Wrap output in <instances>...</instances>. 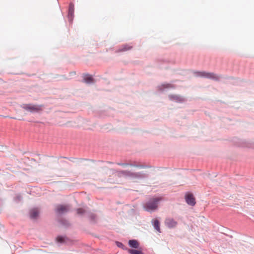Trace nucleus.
<instances>
[{"label":"nucleus","mask_w":254,"mask_h":254,"mask_svg":"<svg viewBox=\"0 0 254 254\" xmlns=\"http://www.w3.org/2000/svg\"><path fill=\"white\" fill-rule=\"evenodd\" d=\"M116 175L119 177L129 178L133 182H137L145 177V174L142 172H131L129 171H121L117 172Z\"/></svg>","instance_id":"1"},{"label":"nucleus","mask_w":254,"mask_h":254,"mask_svg":"<svg viewBox=\"0 0 254 254\" xmlns=\"http://www.w3.org/2000/svg\"><path fill=\"white\" fill-rule=\"evenodd\" d=\"M162 199L161 197H153L147 202L144 206L146 211H153L158 207V203Z\"/></svg>","instance_id":"2"},{"label":"nucleus","mask_w":254,"mask_h":254,"mask_svg":"<svg viewBox=\"0 0 254 254\" xmlns=\"http://www.w3.org/2000/svg\"><path fill=\"white\" fill-rule=\"evenodd\" d=\"M196 75L197 76L204 77L207 78L211 79L216 81L219 80L220 76L214 73L206 72L204 71L196 72Z\"/></svg>","instance_id":"3"},{"label":"nucleus","mask_w":254,"mask_h":254,"mask_svg":"<svg viewBox=\"0 0 254 254\" xmlns=\"http://www.w3.org/2000/svg\"><path fill=\"white\" fill-rule=\"evenodd\" d=\"M22 107L24 110L31 113L38 112L42 110V106L41 105L29 104H23Z\"/></svg>","instance_id":"4"},{"label":"nucleus","mask_w":254,"mask_h":254,"mask_svg":"<svg viewBox=\"0 0 254 254\" xmlns=\"http://www.w3.org/2000/svg\"><path fill=\"white\" fill-rule=\"evenodd\" d=\"M70 209V206L68 205L59 204L56 206L55 211L57 214L61 215L67 212Z\"/></svg>","instance_id":"5"},{"label":"nucleus","mask_w":254,"mask_h":254,"mask_svg":"<svg viewBox=\"0 0 254 254\" xmlns=\"http://www.w3.org/2000/svg\"><path fill=\"white\" fill-rule=\"evenodd\" d=\"M165 225L169 228H173L176 227L178 224L177 222L172 218H166L165 220Z\"/></svg>","instance_id":"6"},{"label":"nucleus","mask_w":254,"mask_h":254,"mask_svg":"<svg viewBox=\"0 0 254 254\" xmlns=\"http://www.w3.org/2000/svg\"><path fill=\"white\" fill-rule=\"evenodd\" d=\"M186 200L187 203L191 206H194L195 204V198L191 193H187L186 195Z\"/></svg>","instance_id":"7"},{"label":"nucleus","mask_w":254,"mask_h":254,"mask_svg":"<svg viewBox=\"0 0 254 254\" xmlns=\"http://www.w3.org/2000/svg\"><path fill=\"white\" fill-rule=\"evenodd\" d=\"M74 13V5L70 3L69 6L68 17L70 20H72Z\"/></svg>","instance_id":"8"},{"label":"nucleus","mask_w":254,"mask_h":254,"mask_svg":"<svg viewBox=\"0 0 254 254\" xmlns=\"http://www.w3.org/2000/svg\"><path fill=\"white\" fill-rule=\"evenodd\" d=\"M128 245L130 247L138 249L139 248V244L137 241L135 240H131L128 241Z\"/></svg>","instance_id":"9"},{"label":"nucleus","mask_w":254,"mask_h":254,"mask_svg":"<svg viewBox=\"0 0 254 254\" xmlns=\"http://www.w3.org/2000/svg\"><path fill=\"white\" fill-rule=\"evenodd\" d=\"M39 214V211L37 208H33L30 210V216L32 219L36 218Z\"/></svg>","instance_id":"10"},{"label":"nucleus","mask_w":254,"mask_h":254,"mask_svg":"<svg viewBox=\"0 0 254 254\" xmlns=\"http://www.w3.org/2000/svg\"><path fill=\"white\" fill-rule=\"evenodd\" d=\"M159 89L160 90H163L166 88H174V86L170 83H164L158 87Z\"/></svg>","instance_id":"11"},{"label":"nucleus","mask_w":254,"mask_h":254,"mask_svg":"<svg viewBox=\"0 0 254 254\" xmlns=\"http://www.w3.org/2000/svg\"><path fill=\"white\" fill-rule=\"evenodd\" d=\"M152 222L155 229L158 232H160V223L159 221L157 219L152 220Z\"/></svg>","instance_id":"12"},{"label":"nucleus","mask_w":254,"mask_h":254,"mask_svg":"<svg viewBox=\"0 0 254 254\" xmlns=\"http://www.w3.org/2000/svg\"><path fill=\"white\" fill-rule=\"evenodd\" d=\"M127 252L130 254H143L141 249L138 250L127 249Z\"/></svg>","instance_id":"13"},{"label":"nucleus","mask_w":254,"mask_h":254,"mask_svg":"<svg viewBox=\"0 0 254 254\" xmlns=\"http://www.w3.org/2000/svg\"><path fill=\"white\" fill-rule=\"evenodd\" d=\"M132 46H129L128 45H123L122 48L120 49H119V52H125L127 51L128 50H129L131 49Z\"/></svg>","instance_id":"14"},{"label":"nucleus","mask_w":254,"mask_h":254,"mask_svg":"<svg viewBox=\"0 0 254 254\" xmlns=\"http://www.w3.org/2000/svg\"><path fill=\"white\" fill-rule=\"evenodd\" d=\"M84 82L87 83H91L93 82V78L89 75L85 76L84 78Z\"/></svg>","instance_id":"15"},{"label":"nucleus","mask_w":254,"mask_h":254,"mask_svg":"<svg viewBox=\"0 0 254 254\" xmlns=\"http://www.w3.org/2000/svg\"><path fill=\"white\" fill-rule=\"evenodd\" d=\"M77 213L78 214V215H82L85 212V210L83 208H78L77 209Z\"/></svg>","instance_id":"16"},{"label":"nucleus","mask_w":254,"mask_h":254,"mask_svg":"<svg viewBox=\"0 0 254 254\" xmlns=\"http://www.w3.org/2000/svg\"><path fill=\"white\" fill-rule=\"evenodd\" d=\"M57 241L58 243H64V238L62 236H59L57 238Z\"/></svg>","instance_id":"17"},{"label":"nucleus","mask_w":254,"mask_h":254,"mask_svg":"<svg viewBox=\"0 0 254 254\" xmlns=\"http://www.w3.org/2000/svg\"><path fill=\"white\" fill-rule=\"evenodd\" d=\"M117 245L118 247H119L120 248H122L123 249H125V246H124V245L122 243L117 242Z\"/></svg>","instance_id":"18"},{"label":"nucleus","mask_w":254,"mask_h":254,"mask_svg":"<svg viewBox=\"0 0 254 254\" xmlns=\"http://www.w3.org/2000/svg\"><path fill=\"white\" fill-rule=\"evenodd\" d=\"M171 98L174 100H179V99H180V97H178L177 96H173L171 97Z\"/></svg>","instance_id":"19"},{"label":"nucleus","mask_w":254,"mask_h":254,"mask_svg":"<svg viewBox=\"0 0 254 254\" xmlns=\"http://www.w3.org/2000/svg\"><path fill=\"white\" fill-rule=\"evenodd\" d=\"M119 165L123 166H128L129 164L127 163H120L119 164Z\"/></svg>","instance_id":"20"},{"label":"nucleus","mask_w":254,"mask_h":254,"mask_svg":"<svg viewBox=\"0 0 254 254\" xmlns=\"http://www.w3.org/2000/svg\"><path fill=\"white\" fill-rule=\"evenodd\" d=\"M91 217H94V215H91Z\"/></svg>","instance_id":"21"}]
</instances>
